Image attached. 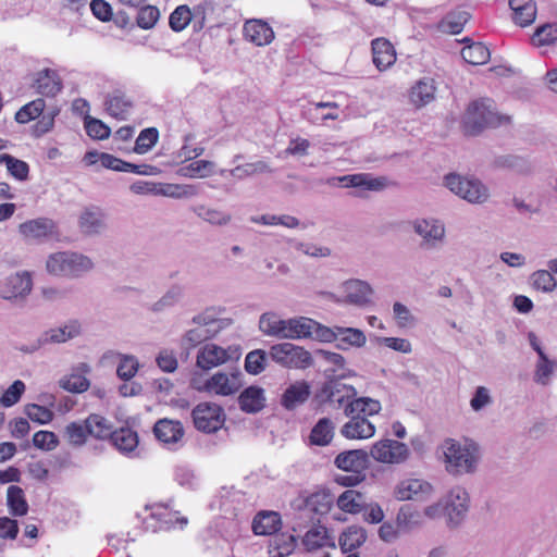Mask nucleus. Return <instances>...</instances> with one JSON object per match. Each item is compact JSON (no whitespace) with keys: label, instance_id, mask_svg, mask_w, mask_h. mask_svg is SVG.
I'll return each instance as SVG.
<instances>
[{"label":"nucleus","instance_id":"obj_26","mask_svg":"<svg viewBox=\"0 0 557 557\" xmlns=\"http://www.w3.org/2000/svg\"><path fill=\"white\" fill-rule=\"evenodd\" d=\"M104 107L108 114L117 120H126L134 110L132 100L120 90L107 96Z\"/></svg>","mask_w":557,"mask_h":557},{"label":"nucleus","instance_id":"obj_43","mask_svg":"<svg viewBox=\"0 0 557 557\" xmlns=\"http://www.w3.org/2000/svg\"><path fill=\"white\" fill-rule=\"evenodd\" d=\"M113 445L121 451H132L139 444V437L137 433L129 428H121L113 431L110 436Z\"/></svg>","mask_w":557,"mask_h":557},{"label":"nucleus","instance_id":"obj_39","mask_svg":"<svg viewBox=\"0 0 557 557\" xmlns=\"http://www.w3.org/2000/svg\"><path fill=\"white\" fill-rule=\"evenodd\" d=\"M315 321L306 317L287 319L286 339L310 338Z\"/></svg>","mask_w":557,"mask_h":557},{"label":"nucleus","instance_id":"obj_45","mask_svg":"<svg viewBox=\"0 0 557 557\" xmlns=\"http://www.w3.org/2000/svg\"><path fill=\"white\" fill-rule=\"evenodd\" d=\"M367 540V532L363 528L352 525L339 536V545L344 552H352L360 547Z\"/></svg>","mask_w":557,"mask_h":557},{"label":"nucleus","instance_id":"obj_12","mask_svg":"<svg viewBox=\"0 0 557 557\" xmlns=\"http://www.w3.org/2000/svg\"><path fill=\"white\" fill-rule=\"evenodd\" d=\"M447 523L456 528L465 520L469 509V494L462 487H454L444 498Z\"/></svg>","mask_w":557,"mask_h":557},{"label":"nucleus","instance_id":"obj_7","mask_svg":"<svg viewBox=\"0 0 557 557\" xmlns=\"http://www.w3.org/2000/svg\"><path fill=\"white\" fill-rule=\"evenodd\" d=\"M269 357L275 363L287 369H307L313 364L310 351L301 346L285 342L272 345Z\"/></svg>","mask_w":557,"mask_h":557},{"label":"nucleus","instance_id":"obj_63","mask_svg":"<svg viewBox=\"0 0 557 557\" xmlns=\"http://www.w3.org/2000/svg\"><path fill=\"white\" fill-rule=\"evenodd\" d=\"M24 411L32 421L39 424H47L53 419V412L50 409L37 404L26 405Z\"/></svg>","mask_w":557,"mask_h":557},{"label":"nucleus","instance_id":"obj_38","mask_svg":"<svg viewBox=\"0 0 557 557\" xmlns=\"http://www.w3.org/2000/svg\"><path fill=\"white\" fill-rule=\"evenodd\" d=\"M335 425L330 418H321L312 428L309 440L311 445L326 446L334 437Z\"/></svg>","mask_w":557,"mask_h":557},{"label":"nucleus","instance_id":"obj_58","mask_svg":"<svg viewBox=\"0 0 557 557\" xmlns=\"http://www.w3.org/2000/svg\"><path fill=\"white\" fill-rule=\"evenodd\" d=\"M267 352L262 349H256L248 352L245 358L246 371L252 375L261 373L267 366Z\"/></svg>","mask_w":557,"mask_h":557},{"label":"nucleus","instance_id":"obj_29","mask_svg":"<svg viewBox=\"0 0 557 557\" xmlns=\"http://www.w3.org/2000/svg\"><path fill=\"white\" fill-rule=\"evenodd\" d=\"M373 63L380 70H386L396 61V52L393 45L385 38H375L371 42Z\"/></svg>","mask_w":557,"mask_h":557},{"label":"nucleus","instance_id":"obj_61","mask_svg":"<svg viewBox=\"0 0 557 557\" xmlns=\"http://www.w3.org/2000/svg\"><path fill=\"white\" fill-rule=\"evenodd\" d=\"M554 372V362L548 359L547 355L539 358L534 371V381L541 385H547Z\"/></svg>","mask_w":557,"mask_h":557},{"label":"nucleus","instance_id":"obj_14","mask_svg":"<svg viewBox=\"0 0 557 557\" xmlns=\"http://www.w3.org/2000/svg\"><path fill=\"white\" fill-rule=\"evenodd\" d=\"M153 434L165 447L175 450L182 446L184 429L178 421L161 419L154 424Z\"/></svg>","mask_w":557,"mask_h":557},{"label":"nucleus","instance_id":"obj_3","mask_svg":"<svg viewBox=\"0 0 557 557\" xmlns=\"http://www.w3.org/2000/svg\"><path fill=\"white\" fill-rule=\"evenodd\" d=\"M243 373L239 369L234 368L228 373L219 371L210 379L205 381L201 377L193 376L190 386L199 392L213 393L221 396H230L239 391L243 385Z\"/></svg>","mask_w":557,"mask_h":557},{"label":"nucleus","instance_id":"obj_19","mask_svg":"<svg viewBox=\"0 0 557 557\" xmlns=\"http://www.w3.org/2000/svg\"><path fill=\"white\" fill-rule=\"evenodd\" d=\"M315 354L329 364V367L324 369L326 379L341 381L356 376V372L346 367V360L341 354L324 349H319Z\"/></svg>","mask_w":557,"mask_h":557},{"label":"nucleus","instance_id":"obj_23","mask_svg":"<svg viewBox=\"0 0 557 557\" xmlns=\"http://www.w3.org/2000/svg\"><path fill=\"white\" fill-rule=\"evenodd\" d=\"M345 298L337 300V302L355 305L363 307L370 302L371 295L373 293L371 286L360 280H349L343 284Z\"/></svg>","mask_w":557,"mask_h":557},{"label":"nucleus","instance_id":"obj_49","mask_svg":"<svg viewBox=\"0 0 557 557\" xmlns=\"http://www.w3.org/2000/svg\"><path fill=\"white\" fill-rule=\"evenodd\" d=\"M85 421L89 435L95 438H110L111 434L113 433L112 425L106 418L100 414L92 413Z\"/></svg>","mask_w":557,"mask_h":557},{"label":"nucleus","instance_id":"obj_27","mask_svg":"<svg viewBox=\"0 0 557 557\" xmlns=\"http://www.w3.org/2000/svg\"><path fill=\"white\" fill-rule=\"evenodd\" d=\"M264 389L257 385L246 387L238 396V405L246 413H257L265 407Z\"/></svg>","mask_w":557,"mask_h":557},{"label":"nucleus","instance_id":"obj_18","mask_svg":"<svg viewBox=\"0 0 557 557\" xmlns=\"http://www.w3.org/2000/svg\"><path fill=\"white\" fill-rule=\"evenodd\" d=\"M33 282L28 272L15 273L0 284V297L12 299L23 297L32 290Z\"/></svg>","mask_w":557,"mask_h":557},{"label":"nucleus","instance_id":"obj_24","mask_svg":"<svg viewBox=\"0 0 557 557\" xmlns=\"http://www.w3.org/2000/svg\"><path fill=\"white\" fill-rule=\"evenodd\" d=\"M347 421L341 428V434L348 440H363L370 438L375 433V426L368 419L355 416H347Z\"/></svg>","mask_w":557,"mask_h":557},{"label":"nucleus","instance_id":"obj_31","mask_svg":"<svg viewBox=\"0 0 557 557\" xmlns=\"http://www.w3.org/2000/svg\"><path fill=\"white\" fill-rule=\"evenodd\" d=\"M345 187H355L362 190H382L386 186L384 177H372L370 174H351L337 178Z\"/></svg>","mask_w":557,"mask_h":557},{"label":"nucleus","instance_id":"obj_5","mask_svg":"<svg viewBox=\"0 0 557 557\" xmlns=\"http://www.w3.org/2000/svg\"><path fill=\"white\" fill-rule=\"evenodd\" d=\"M47 271L58 276H78L92 268L91 260L81 253L61 251L52 253L46 262Z\"/></svg>","mask_w":557,"mask_h":557},{"label":"nucleus","instance_id":"obj_56","mask_svg":"<svg viewBox=\"0 0 557 557\" xmlns=\"http://www.w3.org/2000/svg\"><path fill=\"white\" fill-rule=\"evenodd\" d=\"M191 10L188 5L182 4L175 8V10L170 14L169 25L172 30L178 33L187 27V25L193 21Z\"/></svg>","mask_w":557,"mask_h":557},{"label":"nucleus","instance_id":"obj_55","mask_svg":"<svg viewBox=\"0 0 557 557\" xmlns=\"http://www.w3.org/2000/svg\"><path fill=\"white\" fill-rule=\"evenodd\" d=\"M84 127L87 135L96 140H103L109 138L111 134L110 127L101 120L92 117L88 114L84 117Z\"/></svg>","mask_w":557,"mask_h":557},{"label":"nucleus","instance_id":"obj_10","mask_svg":"<svg viewBox=\"0 0 557 557\" xmlns=\"http://www.w3.org/2000/svg\"><path fill=\"white\" fill-rule=\"evenodd\" d=\"M195 428L205 433H213L220 430L224 423L223 409L211 403L197 405L191 412Z\"/></svg>","mask_w":557,"mask_h":557},{"label":"nucleus","instance_id":"obj_2","mask_svg":"<svg viewBox=\"0 0 557 557\" xmlns=\"http://www.w3.org/2000/svg\"><path fill=\"white\" fill-rule=\"evenodd\" d=\"M443 448L446 469L449 473L458 475L474 472L479 460V450L474 443L461 444L448 438Z\"/></svg>","mask_w":557,"mask_h":557},{"label":"nucleus","instance_id":"obj_64","mask_svg":"<svg viewBox=\"0 0 557 557\" xmlns=\"http://www.w3.org/2000/svg\"><path fill=\"white\" fill-rule=\"evenodd\" d=\"M67 440L71 444L79 446L83 445L87 437L90 436L87 430L86 421L84 423L72 422L65 430Z\"/></svg>","mask_w":557,"mask_h":557},{"label":"nucleus","instance_id":"obj_33","mask_svg":"<svg viewBox=\"0 0 557 557\" xmlns=\"http://www.w3.org/2000/svg\"><path fill=\"white\" fill-rule=\"evenodd\" d=\"M334 503V496L329 491H319L312 493L304 500L302 515L314 513L325 515Z\"/></svg>","mask_w":557,"mask_h":557},{"label":"nucleus","instance_id":"obj_51","mask_svg":"<svg viewBox=\"0 0 557 557\" xmlns=\"http://www.w3.org/2000/svg\"><path fill=\"white\" fill-rule=\"evenodd\" d=\"M46 108V102L42 98H37L25 106H23L15 114V120L20 124H26L37 119Z\"/></svg>","mask_w":557,"mask_h":557},{"label":"nucleus","instance_id":"obj_21","mask_svg":"<svg viewBox=\"0 0 557 557\" xmlns=\"http://www.w3.org/2000/svg\"><path fill=\"white\" fill-rule=\"evenodd\" d=\"M232 356L228 349L215 344H206L197 354L196 364L201 370H211L230 360Z\"/></svg>","mask_w":557,"mask_h":557},{"label":"nucleus","instance_id":"obj_36","mask_svg":"<svg viewBox=\"0 0 557 557\" xmlns=\"http://www.w3.org/2000/svg\"><path fill=\"white\" fill-rule=\"evenodd\" d=\"M259 329L268 336L286 338L287 319H281L275 312H265L260 317Z\"/></svg>","mask_w":557,"mask_h":557},{"label":"nucleus","instance_id":"obj_4","mask_svg":"<svg viewBox=\"0 0 557 557\" xmlns=\"http://www.w3.org/2000/svg\"><path fill=\"white\" fill-rule=\"evenodd\" d=\"M188 523L186 517H178L169 504L145 505L144 516L141 515V529L145 531L158 532L170 530L180 524L183 529Z\"/></svg>","mask_w":557,"mask_h":557},{"label":"nucleus","instance_id":"obj_30","mask_svg":"<svg viewBox=\"0 0 557 557\" xmlns=\"http://www.w3.org/2000/svg\"><path fill=\"white\" fill-rule=\"evenodd\" d=\"M191 211L202 221L212 226H226L232 221V214L225 210L210 205L198 203L191 207Z\"/></svg>","mask_w":557,"mask_h":557},{"label":"nucleus","instance_id":"obj_25","mask_svg":"<svg viewBox=\"0 0 557 557\" xmlns=\"http://www.w3.org/2000/svg\"><path fill=\"white\" fill-rule=\"evenodd\" d=\"M381 409L382 406L377 399L371 397H357L356 395L345 405L344 414L358 416L368 419V417L377 414Z\"/></svg>","mask_w":557,"mask_h":557},{"label":"nucleus","instance_id":"obj_42","mask_svg":"<svg viewBox=\"0 0 557 557\" xmlns=\"http://www.w3.org/2000/svg\"><path fill=\"white\" fill-rule=\"evenodd\" d=\"M336 503L341 510L348 513L361 512L366 507L363 495L355 490L343 492Z\"/></svg>","mask_w":557,"mask_h":557},{"label":"nucleus","instance_id":"obj_35","mask_svg":"<svg viewBox=\"0 0 557 557\" xmlns=\"http://www.w3.org/2000/svg\"><path fill=\"white\" fill-rule=\"evenodd\" d=\"M281 528V516L275 511H261L252 521V531L256 535H271Z\"/></svg>","mask_w":557,"mask_h":557},{"label":"nucleus","instance_id":"obj_62","mask_svg":"<svg viewBox=\"0 0 557 557\" xmlns=\"http://www.w3.org/2000/svg\"><path fill=\"white\" fill-rule=\"evenodd\" d=\"M338 387L345 388L341 381L326 379L315 393L317 400L321 404L332 403L335 398V394L338 392Z\"/></svg>","mask_w":557,"mask_h":557},{"label":"nucleus","instance_id":"obj_46","mask_svg":"<svg viewBox=\"0 0 557 557\" xmlns=\"http://www.w3.org/2000/svg\"><path fill=\"white\" fill-rule=\"evenodd\" d=\"M273 169L265 160H259L256 162L246 163L243 165H237L234 169L230 170V174L237 180H245L247 177L263 174V173H272Z\"/></svg>","mask_w":557,"mask_h":557},{"label":"nucleus","instance_id":"obj_28","mask_svg":"<svg viewBox=\"0 0 557 557\" xmlns=\"http://www.w3.org/2000/svg\"><path fill=\"white\" fill-rule=\"evenodd\" d=\"M244 36L256 46H265L274 39V32L268 23L261 20H251L244 25Z\"/></svg>","mask_w":557,"mask_h":557},{"label":"nucleus","instance_id":"obj_8","mask_svg":"<svg viewBox=\"0 0 557 557\" xmlns=\"http://www.w3.org/2000/svg\"><path fill=\"white\" fill-rule=\"evenodd\" d=\"M445 186L470 203H483L490 197L487 187L474 177L450 173L445 176Z\"/></svg>","mask_w":557,"mask_h":557},{"label":"nucleus","instance_id":"obj_16","mask_svg":"<svg viewBox=\"0 0 557 557\" xmlns=\"http://www.w3.org/2000/svg\"><path fill=\"white\" fill-rule=\"evenodd\" d=\"M83 160L89 166L100 163L102 168L108 170L139 174V164L126 162L107 152L87 151Z\"/></svg>","mask_w":557,"mask_h":557},{"label":"nucleus","instance_id":"obj_48","mask_svg":"<svg viewBox=\"0 0 557 557\" xmlns=\"http://www.w3.org/2000/svg\"><path fill=\"white\" fill-rule=\"evenodd\" d=\"M161 191L163 193V197L188 199L199 195L200 188L198 185L193 184L163 183V189Z\"/></svg>","mask_w":557,"mask_h":557},{"label":"nucleus","instance_id":"obj_13","mask_svg":"<svg viewBox=\"0 0 557 557\" xmlns=\"http://www.w3.org/2000/svg\"><path fill=\"white\" fill-rule=\"evenodd\" d=\"M433 495V486L422 479H405L394 488V496L398 500L424 502Z\"/></svg>","mask_w":557,"mask_h":557},{"label":"nucleus","instance_id":"obj_1","mask_svg":"<svg viewBox=\"0 0 557 557\" xmlns=\"http://www.w3.org/2000/svg\"><path fill=\"white\" fill-rule=\"evenodd\" d=\"M508 122L509 116L499 114L495 110L494 101L484 98L469 104L463 125L468 134L478 135L485 127H496Z\"/></svg>","mask_w":557,"mask_h":557},{"label":"nucleus","instance_id":"obj_57","mask_svg":"<svg viewBox=\"0 0 557 557\" xmlns=\"http://www.w3.org/2000/svg\"><path fill=\"white\" fill-rule=\"evenodd\" d=\"M557 41V23H549L539 27L532 36L534 46H550Z\"/></svg>","mask_w":557,"mask_h":557},{"label":"nucleus","instance_id":"obj_40","mask_svg":"<svg viewBox=\"0 0 557 557\" xmlns=\"http://www.w3.org/2000/svg\"><path fill=\"white\" fill-rule=\"evenodd\" d=\"M7 506L14 517H23L28 512V503L22 487L10 485L7 491Z\"/></svg>","mask_w":557,"mask_h":557},{"label":"nucleus","instance_id":"obj_15","mask_svg":"<svg viewBox=\"0 0 557 557\" xmlns=\"http://www.w3.org/2000/svg\"><path fill=\"white\" fill-rule=\"evenodd\" d=\"M311 395V385L306 380L290 383L281 395L280 404L287 411H294L305 405Z\"/></svg>","mask_w":557,"mask_h":557},{"label":"nucleus","instance_id":"obj_37","mask_svg":"<svg viewBox=\"0 0 557 557\" xmlns=\"http://www.w3.org/2000/svg\"><path fill=\"white\" fill-rule=\"evenodd\" d=\"M184 296V287L181 285H172L166 293L157 301L147 304L146 307L153 313L164 312L176 306Z\"/></svg>","mask_w":557,"mask_h":557},{"label":"nucleus","instance_id":"obj_41","mask_svg":"<svg viewBox=\"0 0 557 557\" xmlns=\"http://www.w3.org/2000/svg\"><path fill=\"white\" fill-rule=\"evenodd\" d=\"M396 524L399 531L407 533L422 527L423 518L418 510L409 505H405L397 513Z\"/></svg>","mask_w":557,"mask_h":557},{"label":"nucleus","instance_id":"obj_54","mask_svg":"<svg viewBox=\"0 0 557 557\" xmlns=\"http://www.w3.org/2000/svg\"><path fill=\"white\" fill-rule=\"evenodd\" d=\"M329 543L327 531L323 527H315L306 532L302 544L307 550H315Z\"/></svg>","mask_w":557,"mask_h":557},{"label":"nucleus","instance_id":"obj_22","mask_svg":"<svg viewBox=\"0 0 557 557\" xmlns=\"http://www.w3.org/2000/svg\"><path fill=\"white\" fill-rule=\"evenodd\" d=\"M334 465L346 472L362 473L369 466V454L363 449L346 450L336 456Z\"/></svg>","mask_w":557,"mask_h":557},{"label":"nucleus","instance_id":"obj_20","mask_svg":"<svg viewBox=\"0 0 557 557\" xmlns=\"http://www.w3.org/2000/svg\"><path fill=\"white\" fill-rule=\"evenodd\" d=\"M32 87L41 96L55 97L62 90L63 84L55 70L44 69L35 74Z\"/></svg>","mask_w":557,"mask_h":557},{"label":"nucleus","instance_id":"obj_32","mask_svg":"<svg viewBox=\"0 0 557 557\" xmlns=\"http://www.w3.org/2000/svg\"><path fill=\"white\" fill-rule=\"evenodd\" d=\"M436 86L433 78L423 77L418 81L410 90V101L417 107L422 108L435 98Z\"/></svg>","mask_w":557,"mask_h":557},{"label":"nucleus","instance_id":"obj_50","mask_svg":"<svg viewBox=\"0 0 557 557\" xmlns=\"http://www.w3.org/2000/svg\"><path fill=\"white\" fill-rule=\"evenodd\" d=\"M79 226L86 234L98 233L104 226L100 209H86L81 215Z\"/></svg>","mask_w":557,"mask_h":557},{"label":"nucleus","instance_id":"obj_47","mask_svg":"<svg viewBox=\"0 0 557 557\" xmlns=\"http://www.w3.org/2000/svg\"><path fill=\"white\" fill-rule=\"evenodd\" d=\"M469 17L466 11L450 12L440 22L438 27L442 32L456 35L462 32Z\"/></svg>","mask_w":557,"mask_h":557},{"label":"nucleus","instance_id":"obj_44","mask_svg":"<svg viewBox=\"0 0 557 557\" xmlns=\"http://www.w3.org/2000/svg\"><path fill=\"white\" fill-rule=\"evenodd\" d=\"M461 57L469 64L482 65L490 60L491 52L484 44L472 42L462 48Z\"/></svg>","mask_w":557,"mask_h":557},{"label":"nucleus","instance_id":"obj_11","mask_svg":"<svg viewBox=\"0 0 557 557\" xmlns=\"http://www.w3.org/2000/svg\"><path fill=\"white\" fill-rule=\"evenodd\" d=\"M413 232L421 237L420 246L424 249L436 248L445 238V225L435 218L416 219L411 222Z\"/></svg>","mask_w":557,"mask_h":557},{"label":"nucleus","instance_id":"obj_60","mask_svg":"<svg viewBox=\"0 0 557 557\" xmlns=\"http://www.w3.org/2000/svg\"><path fill=\"white\" fill-rule=\"evenodd\" d=\"M25 392V384L21 380L14 381L8 389L0 394V406L11 407L15 405Z\"/></svg>","mask_w":557,"mask_h":557},{"label":"nucleus","instance_id":"obj_53","mask_svg":"<svg viewBox=\"0 0 557 557\" xmlns=\"http://www.w3.org/2000/svg\"><path fill=\"white\" fill-rule=\"evenodd\" d=\"M81 325L77 321L70 322L63 327L52 329L46 333V342L64 343L79 334Z\"/></svg>","mask_w":557,"mask_h":557},{"label":"nucleus","instance_id":"obj_9","mask_svg":"<svg viewBox=\"0 0 557 557\" xmlns=\"http://www.w3.org/2000/svg\"><path fill=\"white\" fill-rule=\"evenodd\" d=\"M370 455L377 462L399 465L407 461L410 450L405 443L384 438L372 445Z\"/></svg>","mask_w":557,"mask_h":557},{"label":"nucleus","instance_id":"obj_52","mask_svg":"<svg viewBox=\"0 0 557 557\" xmlns=\"http://www.w3.org/2000/svg\"><path fill=\"white\" fill-rule=\"evenodd\" d=\"M0 164H5L8 172L18 181H25L28 177L29 166L23 160L2 153L0 154Z\"/></svg>","mask_w":557,"mask_h":557},{"label":"nucleus","instance_id":"obj_17","mask_svg":"<svg viewBox=\"0 0 557 557\" xmlns=\"http://www.w3.org/2000/svg\"><path fill=\"white\" fill-rule=\"evenodd\" d=\"M20 234L26 239L41 240L57 235V225L48 218H37L18 225Z\"/></svg>","mask_w":557,"mask_h":557},{"label":"nucleus","instance_id":"obj_34","mask_svg":"<svg viewBox=\"0 0 557 557\" xmlns=\"http://www.w3.org/2000/svg\"><path fill=\"white\" fill-rule=\"evenodd\" d=\"M336 347L341 350H348L349 348H360L367 343V337L363 331L356 327L337 326L336 332Z\"/></svg>","mask_w":557,"mask_h":557},{"label":"nucleus","instance_id":"obj_59","mask_svg":"<svg viewBox=\"0 0 557 557\" xmlns=\"http://www.w3.org/2000/svg\"><path fill=\"white\" fill-rule=\"evenodd\" d=\"M532 286L544 293L553 292L557 286V281L553 276V274L547 270H537L535 271L531 277Z\"/></svg>","mask_w":557,"mask_h":557},{"label":"nucleus","instance_id":"obj_6","mask_svg":"<svg viewBox=\"0 0 557 557\" xmlns=\"http://www.w3.org/2000/svg\"><path fill=\"white\" fill-rule=\"evenodd\" d=\"M191 324L195 326L186 331L181 339V346L186 350L212 338L221 330V321L214 317L211 310L195 315Z\"/></svg>","mask_w":557,"mask_h":557}]
</instances>
